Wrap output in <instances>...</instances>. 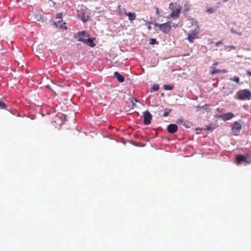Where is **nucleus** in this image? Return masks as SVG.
I'll list each match as a JSON object with an SVG mask.
<instances>
[{"label":"nucleus","instance_id":"aec40b11","mask_svg":"<svg viewBox=\"0 0 251 251\" xmlns=\"http://www.w3.org/2000/svg\"><path fill=\"white\" fill-rule=\"evenodd\" d=\"M230 80L234 81L236 82L237 83H239L240 81V78L238 76H234L233 78H230L229 79Z\"/></svg>","mask_w":251,"mask_h":251},{"label":"nucleus","instance_id":"f257e3e1","mask_svg":"<svg viewBox=\"0 0 251 251\" xmlns=\"http://www.w3.org/2000/svg\"><path fill=\"white\" fill-rule=\"evenodd\" d=\"M235 98L241 100H250L251 99V92L247 89L239 90L236 93Z\"/></svg>","mask_w":251,"mask_h":251},{"label":"nucleus","instance_id":"ddd939ff","mask_svg":"<svg viewBox=\"0 0 251 251\" xmlns=\"http://www.w3.org/2000/svg\"><path fill=\"white\" fill-rule=\"evenodd\" d=\"M114 76L115 77L119 82H123L125 81V78L118 72H115L114 74Z\"/></svg>","mask_w":251,"mask_h":251},{"label":"nucleus","instance_id":"2eb2a0df","mask_svg":"<svg viewBox=\"0 0 251 251\" xmlns=\"http://www.w3.org/2000/svg\"><path fill=\"white\" fill-rule=\"evenodd\" d=\"M159 89V85L158 84H154L151 88V92L157 91Z\"/></svg>","mask_w":251,"mask_h":251},{"label":"nucleus","instance_id":"423d86ee","mask_svg":"<svg viewBox=\"0 0 251 251\" xmlns=\"http://www.w3.org/2000/svg\"><path fill=\"white\" fill-rule=\"evenodd\" d=\"M241 129V125L238 122H235L232 126V131L234 135H237Z\"/></svg>","mask_w":251,"mask_h":251},{"label":"nucleus","instance_id":"393cba45","mask_svg":"<svg viewBox=\"0 0 251 251\" xmlns=\"http://www.w3.org/2000/svg\"><path fill=\"white\" fill-rule=\"evenodd\" d=\"M215 11L214 8H210L206 10V12L208 13H213Z\"/></svg>","mask_w":251,"mask_h":251},{"label":"nucleus","instance_id":"f8f14e48","mask_svg":"<svg viewBox=\"0 0 251 251\" xmlns=\"http://www.w3.org/2000/svg\"><path fill=\"white\" fill-rule=\"evenodd\" d=\"M125 14L128 17V20L131 23H132V22L136 19V15L134 12H127L126 10H125Z\"/></svg>","mask_w":251,"mask_h":251},{"label":"nucleus","instance_id":"9d476101","mask_svg":"<svg viewBox=\"0 0 251 251\" xmlns=\"http://www.w3.org/2000/svg\"><path fill=\"white\" fill-rule=\"evenodd\" d=\"M80 42L84 43L85 44H87L88 46L91 47H94L96 46V45L94 43L93 39L91 38L88 39H80Z\"/></svg>","mask_w":251,"mask_h":251},{"label":"nucleus","instance_id":"f03ea898","mask_svg":"<svg viewBox=\"0 0 251 251\" xmlns=\"http://www.w3.org/2000/svg\"><path fill=\"white\" fill-rule=\"evenodd\" d=\"M174 4L172 2L170 3L169 4V8L172 9V12L168 17V18L174 17H175L176 18H177L179 17V13L181 10V7L179 5H178L176 8L174 9Z\"/></svg>","mask_w":251,"mask_h":251},{"label":"nucleus","instance_id":"a878e982","mask_svg":"<svg viewBox=\"0 0 251 251\" xmlns=\"http://www.w3.org/2000/svg\"><path fill=\"white\" fill-rule=\"evenodd\" d=\"M65 25H66V23L65 22L63 23L62 24H61L59 26L60 28L66 29H67V26Z\"/></svg>","mask_w":251,"mask_h":251},{"label":"nucleus","instance_id":"b1692460","mask_svg":"<svg viewBox=\"0 0 251 251\" xmlns=\"http://www.w3.org/2000/svg\"><path fill=\"white\" fill-rule=\"evenodd\" d=\"M184 9L183 10V12L185 13V14H186L187 11L189 10V6L187 5L186 4L184 5Z\"/></svg>","mask_w":251,"mask_h":251},{"label":"nucleus","instance_id":"6e6552de","mask_svg":"<svg viewBox=\"0 0 251 251\" xmlns=\"http://www.w3.org/2000/svg\"><path fill=\"white\" fill-rule=\"evenodd\" d=\"M198 38L197 33L193 31L191 33H189L188 35L187 40L190 43H193L196 39Z\"/></svg>","mask_w":251,"mask_h":251},{"label":"nucleus","instance_id":"0eeeda50","mask_svg":"<svg viewBox=\"0 0 251 251\" xmlns=\"http://www.w3.org/2000/svg\"><path fill=\"white\" fill-rule=\"evenodd\" d=\"M88 36L85 31H79L75 35V38L77 39L79 41H80V39H86Z\"/></svg>","mask_w":251,"mask_h":251},{"label":"nucleus","instance_id":"39448f33","mask_svg":"<svg viewBox=\"0 0 251 251\" xmlns=\"http://www.w3.org/2000/svg\"><path fill=\"white\" fill-rule=\"evenodd\" d=\"M143 116L144 118L143 123L144 125H150L152 119V116L151 114L148 111H146L143 113Z\"/></svg>","mask_w":251,"mask_h":251},{"label":"nucleus","instance_id":"473e14b6","mask_svg":"<svg viewBox=\"0 0 251 251\" xmlns=\"http://www.w3.org/2000/svg\"><path fill=\"white\" fill-rule=\"evenodd\" d=\"M247 74L251 76V71H248L247 72Z\"/></svg>","mask_w":251,"mask_h":251},{"label":"nucleus","instance_id":"4468645a","mask_svg":"<svg viewBox=\"0 0 251 251\" xmlns=\"http://www.w3.org/2000/svg\"><path fill=\"white\" fill-rule=\"evenodd\" d=\"M163 87L165 90H171L174 89V85L173 84H165L164 85Z\"/></svg>","mask_w":251,"mask_h":251},{"label":"nucleus","instance_id":"412c9836","mask_svg":"<svg viewBox=\"0 0 251 251\" xmlns=\"http://www.w3.org/2000/svg\"><path fill=\"white\" fill-rule=\"evenodd\" d=\"M151 22H149V21L146 22L145 25L147 26L148 29L149 30H151Z\"/></svg>","mask_w":251,"mask_h":251},{"label":"nucleus","instance_id":"5701e85b","mask_svg":"<svg viewBox=\"0 0 251 251\" xmlns=\"http://www.w3.org/2000/svg\"><path fill=\"white\" fill-rule=\"evenodd\" d=\"M62 14L61 13H59L56 15V18L57 19H60V21H58L59 23H61V22H62Z\"/></svg>","mask_w":251,"mask_h":251},{"label":"nucleus","instance_id":"c756f323","mask_svg":"<svg viewBox=\"0 0 251 251\" xmlns=\"http://www.w3.org/2000/svg\"><path fill=\"white\" fill-rule=\"evenodd\" d=\"M223 44V43H222V41H218V42H217L216 43V46H219L220 45H221V44Z\"/></svg>","mask_w":251,"mask_h":251},{"label":"nucleus","instance_id":"a211bd4d","mask_svg":"<svg viewBox=\"0 0 251 251\" xmlns=\"http://www.w3.org/2000/svg\"><path fill=\"white\" fill-rule=\"evenodd\" d=\"M213 69V70L211 71V72H210V74L211 75H214L215 74L221 73V70L215 69V68Z\"/></svg>","mask_w":251,"mask_h":251},{"label":"nucleus","instance_id":"72a5a7b5","mask_svg":"<svg viewBox=\"0 0 251 251\" xmlns=\"http://www.w3.org/2000/svg\"><path fill=\"white\" fill-rule=\"evenodd\" d=\"M207 129L209 130L210 129V127H207Z\"/></svg>","mask_w":251,"mask_h":251},{"label":"nucleus","instance_id":"dca6fc26","mask_svg":"<svg viewBox=\"0 0 251 251\" xmlns=\"http://www.w3.org/2000/svg\"><path fill=\"white\" fill-rule=\"evenodd\" d=\"M236 47L234 46H226L225 49L227 51H230L231 50H235Z\"/></svg>","mask_w":251,"mask_h":251},{"label":"nucleus","instance_id":"f3484780","mask_svg":"<svg viewBox=\"0 0 251 251\" xmlns=\"http://www.w3.org/2000/svg\"><path fill=\"white\" fill-rule=\"evenodd\" d=\"M176 123L180 125H182L183 126H185V122L184 121L183 119L182 118H180L177 120Z\"/></svg>","mask_w":251,"mask_h":251},{"label":"nucleus","instance_id":"4be33fe9","mask_svg":"<svg viewBox=\"0 0 251 251\" xmlns=\"http://www.w3.org/2000/svg\"><path fill=\"white\" fill-rule=\"evenodd\" d=\"M6 105L5 103L0 100V109H6Z\"/></svg>","mask_w":251,"mask_h":251},{"label":"nucleus","instance_id":"1a4fd4ad","mask_svg":"<svg viewBox=\"0 0 251 251\" xmlns=\"http://www.w3.org/2000/svg\"><path fill=\"white\" fill-rule=\"evenodd\" d=\"M178 129V127L176 124H170L167 126V130L170 133H175Z\"/></svg>","mask_w":251,"mask_h":251},{"label":"nucleus","instance_id":"c85d7f7f","mask_svg":"<svg viewBox=\"0 0 251 251\" xmlns=\"http://www.w3.org/2000/svg\"><path fill=\"white\" fill-rule=\"evenodd\" d=\"M155 8L156 10V15H157L158 16H160V12L159 11V9L157 7H155Z\"/></svg>","mask_w":251,"mask_h":251},{"label":"nucleus","instance_id":"20e7f679","mask_svg":"<svg viewBox=\"0 0 251 251\" xmlns=\"http://www.w3.org/2000/svg\"><path fill=\"white\" fill-rule=\"evenodd\" d=\"M236 163L240 164L242 162H246L247 163H250L251 162V157L249 155H238L236 156Z\"/></svg>","mask_w":251,"mask_h":251},{"label":"nucleus","instance_id":"7ed1b4c3","mask_svg":"<svg viewBox=\"0 0 251 251\" xmlns=\"http://www.w3.org/2000/svg\"><path fill=\"white\" fill-rule=\"evenodd\" d=\"M155 26L158 27L159 29L162 32L167 34L171 29V25L170 22H166L164 24H155Z\"/></svg>","mask_w":251,"mask_h":251},{"label":"nucleus","instance_id":"2f4dec72","mask_svg":"<svg viewBox=\"0 0 251 251\" xmlns=\"http://www.w3.org/2000/svg\"><path fill=\"white\" fill-rule=\"evenodd\" d=\"M217 64H218V63H217V62H214V63L213 64V65H212V69H214L215 66H216Z\"/></svg>","mask_w":251,"mask_h":251},{"label":"nucleus","instance_id":"bb28decb","mask_svg":"<svg viewBox=\"0 0 251 251\" xmlns=\"http://www.w3.org/2000/svg\"><path fill=\"white\" fill-rule=\"evenodd\" d=\"M156 43V40L155 39L152 38L151 39L150 44L151 45L155 44Z\"/></svg>","mask_w":251,"mask_h":251},{"label":"nucleus","instance_id":"9b49d317","mask_svg":"<svg viewBox=\"0 0 251 251\" xmlns=\"http://www.w3.org/2000/svg\"><path fill=\"white\" fill-rule=\"evenodd\" d=\"M234 117V115L233 113L231 112H228L225 114H223L220 116V117L224 120V121H227L230 119H232Z\"/></svg>","mask_w":251,"mask_h":251},{"label":"nucleus","instance_id":"7c9ffc66","mask_svg":"<svg viewBox=\"0 0 251 251\" xmlns=\"http://www.w3.org/2000/svg\"><path fill=\"white\" fill-rule=\"evenodd\" d=\"M227 72V70L226 69H223V70H221V73H226Z\"/></svg>","mask_w":251,"mask_h":251},{"label":"nucleus","instance_id":"cd10ccee","mask_svg":"<svg viewBox=\"0 0 251 251\" xmlns=\"http://www.w3.org/2000/svg\"><path fill=\"white\" fill-rule=\"evenodd\" d=\"M231 32L232 33H235V34H237L238 35H242V33L241 32H238L236 31L235 30H234L233 29H232L231 30Z\"/></svg>","mask_w":251,"mask_h":251},{"label":"nucleus","instance_id":"6ab92c4d","mask_svg":"<svg viewBox=\"0 0 251 251\" xmlns=\"http://www.w3.org/2000/svg\"><path fill=\"white\" fill-rule=\"evenodd\" d=\"M171 111V109H166L165 110H164V114H163V116L164 117H167L169 114V113Z\"/></svg>","mask_w":251,"mask_h":251}]
</instances>
